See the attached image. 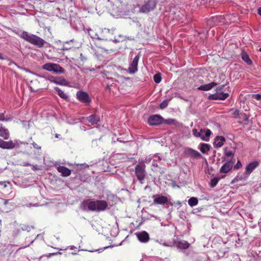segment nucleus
Wrapping results in <instances>:
<instances>
[{"instance_id":"a19ab883","label":"nucleus","mask_w":261,"mask_h":261,"mask_svg":"<svg viewBox=\"0 0 261 261\" xmlns=\"http://www.w3.org/2000/svg\"><path fill=\"white\" fill-rule=\"evenodd\" d=\"M25 3L24 6L25 7V9L34 8V6L32 4L29 3L28 0H25Z\"/></svg>"},{"instance_id":"20e7f679","label":"nucleus","mask_w":261,"mask_h":261,"mask_svg":"<svg viewBox=\"0 0 261 261\" xmlns=\"http://www.w3.org/2000/svg\"><path fill=\"white\" fill-rule=\"evenodd\" d=\"M44 7L46 8L52 7V13L56 15L62 14L64 11L63 5L62 2H61L60 0L58 1L55 0H47L44 4Z\"/></svg>"},{"instance_id":"e2e57ef3","label":"nucleus","mask_w":261,"mask_h":261,"mask_svg":"<svg viewBox=\"0 0 261 261\" xmlns=\"http://www.w3.org/2000/svg\"><path fill=\"white\" fill-rule=\"evenodd\" d=\"M37 238V237H36V238H35V239H34V241H35V240H36V238Z\"/></svg>"},{"instance_id":"473e14b6","label":"nucleus","mask_w":261,"mask_h":261,"mask_svg":"<svg viewBox=\"0 0 261 261\" xmlns=\"http://www.w3.org/2000/svg\"><path fill=\"white\" fill-rule=\"evenodd\" d=\"M11 120L9 116H5L4 113H0V121H8Z\"/></svg>"},{"instance_id":"f03ea898","label":"nucleus","mask_w":261,"mask_h":261,"mask_svg":"<svg viewBox=\"0 0 261 261\" xmlns=\"http://www.w3.org/2000/svg\"><path fill=\"white\" fill-rule=\"evenodd\" d=\"M18 35L25 41L38 47H42L46 43L45 41L40 37L28 33L26 31H19Z\"/></svg>"},{"instance_id":"4d7b16f0","label":"nucleus","mask_w":261,"mask_h":261,"mask_svg":"<svg viewBox=\"0 0 261 261\" xmlns=\"http://www.w3.org/2000/svg\"><path fill=\"white\" fill-rule=\"evenodd\" d=\"M29 88L31 91H34V89L32 88V87L29 86Z\"/></svg>"},{"instance_id":"f3484780","label":"nucleus","mask_w":261,"mask_h":261,"mask_svg":"<svg viewBox=\"0 0 261 261\" xmlns=\"http://www.w3.org/2000/svg\"><path fill=\"white\" fill-rule=\"evenodd\" d=\"M185 152L186 155L192 158H199L201 157V154L198 151L191 148H186Z\"/></svg>"},{"instance_id":"37998d69","label":"nucleus","mask_w":261,"mask_h":261,"mask_svg":"<svg viewBox=\"0 0 261 261\" xmlns=\"http://www.w3.org/2000/svg\"><path fill=\"white\" fill-rule=\"evenodd\" d=\"M242 163L240 160H238L237 164L235 165L234 168L236 169H238L242 167Z\"/></svg>"},{"instance_id":"9d476101","label":"nucleus","mask_w":261,"mask_h":261,"mask_svg":"<svg viewBox=\"0 0 261 261\" xmlns=\"http://www.w3.org/2000/svg\"><path fill=\"white\" fill-rule=\"evenodd\" d=\"M153 199V204L164 205L168 202L169 198L167 196L160 194H155L152 196Z\"/></svg>"},{"instance_id":"3c124183","label":"nucleus","mask_w":261,"mask_h":261,"mask_svg":"<svg viewBox=\"0 0 261 261\" xmlns=\"http://www.w3.org/2000/svg\"><path fill=\"white\" fill-rule=\"evenodd\" d=\"M156 159V161H161V158L160 156L159 155H155L153 156V159Z\"/></svg>"},{"instance_id":"2eb2a0df","label":"nucleus","mask_w":261,"mask_h":261,"mask_svg":"<svg viewBox=\"0 0 261 261\" xmlns=\"http://www.w3.org/2000/svg\"><path fill=\"white\" fill-rule=\"evenodd\" d=\"M15 147V144L12 141H5L0 139V148L3 149H11Z\"/></svg>"},{"instance_id":"72a5a7b5","label":"nucleus","mask_w":261,"mask_h":261,"mask_svg":"<svg viewBox=\"0 0 261 261\" xmlns=\"http://www.w3.org/2000/svg\"><path fill=\"white\" fill-rule=\"evenodd\" d=\"M219 180V178L218 177H214V178L212 179L210 182V187L211 188H214L218 184Z\"/></svg>"},{"instance_id":"4c0bfd02","label":"nucleus","mask_w":261,"mask_h":261,"mask_svg":"<svg viewBox=\"0 0 261 261\" xmlns=\"http://www.w3.org/2000/svg\"><path fill=\"white\" fill-rule=\"evenodd\" d=\"M32 228H34V227L32 226H29L27 225H22L21 226V229L22 230L27 231L28 232L30 231Z\"/></svg>"},{"instance_id":"79ce46f5","label":"nucleus","mask_w":261,"mask_h":261,"mask_svg":"<svg viewBox=\"0 0 261 261\" xmlns=\"http://www.w3.org/2000/svg\"><path fill=\"white\" fill-rule=\"evenodd\" d=\"M119 38H115L114 39V41L115 42H122L123 40H124V36H123L122 35H119Z\"/></svg>"},{"instance_id":"e433bc0d","label":"nucleus","mask_w":261,"mask_h":261,"mask_svg":"<svg viewBox=\"0 0 261 261\" xmlns=\"http://www.w3.org/2000/svg\"><path fill=\"white\" fill-rule=\"evenodd\" d=\"M223 17L222 16H216L212 18L213 21L214 22H223Z\"/></svg>"},{"instance_id":"09e8293b","label":"nucleus","mask_w":261,"mask_h":261,"mask_svg":"<svg viewBox=\"0 0 261 261\" xmlns=\"http://www.w3.org/2000/svg\"><path fill=\"white\" fill-rule=\"evenodd\" d=\"M152 166H153L154 167H159L158 165L156 163V159H153L152 163Z\"/></svg>"},{"instance_id":"412c9836","label":"nucleus","mask_w":261,"mask_h":261,"mask_svg":"<svg viewBox=\"0 0 261 261\" xmlns=\"http://www.w3.org/2000/svg\"><path fill=\"white\" fill-rule=\"evenodd\" d=\"M57 170L64 177L68 176L71 174V170L64 166H59L57 168Z\"/></svg>"},{"instance_id":"f704fd0d","label":"nucleus","mask_w":261,"mask_h":261,"mask_svg":"<svg viewBox=\"0 0 261 261\" xmlns=\"http://www.w3.org/2000/svg\"><path fill=\"white\" fill-rule=\"evenodd\" d=\"M88 34L89 36L93 39H100L98 37V36L97 34H96L94 31L91 29L88 30Z\"/></svg>"},{"instance_id":"0eeeda50","label":"nucleus","mask_w":261,"mask_h":261,"mask_svg":"<svg viewBox=\"0 0 261 261\" xmlns=\"http://www.w3.org/2000/svg\"><path fill=\"white\" fill-rule=\"evenodd\" d=\"M145 165L143 162L140 163L135 167V174L141 183H143L146 176Z\"/></svg>"},{"instance_id":"58836bf2","label":"nucleus","mask_w":261,"mask_h":261,"mask_svg":"<svg viewBox=\"0 0 261 261\" xmlns=\"http://www.w3.org/2000/svg\"><path fill=\"white\" fill-rule=\"evenodd\" d=\"M168 101L167 100H164L161 104H160V108L162 109H165L168 106Z\"/></svg>"},{"instance_id":"1a4fd4ad","label":"nucleus","mask_w":261,"mask_h":261,"mask_svg":"<svg viewBox=\"0 0 261 261\" xmlns=\"http://www.w3.org/2000/svg\"><path fill=\"white\" fill-rule=\"evenodd\" d=\"M140 58L139 54H138L129 63V67L127 71L130 74H134L138 71V64Z\"/></svg>"},{"instance_id":"423d86ee","label":"nucleus","mask_w":261,"mask_h":261,"mask_svg":"<svg viewBox=\"0 0 261 261\" xmlns=\"http://www.w3.org/2000/svg\"><path fill=\"white\" fill-rule=\"evenodd\" d=\"M43 69L50 72H54L57 74L64 73L65 71L59 64L53 63H47L42 67Z\"/></svg>"},{"instance_id":"69168bd1","label":"nucleus","mask_w":261,"mask_h":261,"mask_svg":"<svg viewBox=\"0 0 261 261\" xmlns=\"http://www.w3.org/2000/svg\"><path fill=\"white\" fill-rule=\"evenodd\" d=\"M259 51H261V48H259Z\"/></svg>"},{"instance_id":"6e6d98bb","label":"nucleus","mask_w":261,"mask_h":261,"mask_svg":"<svg viewBox=\"0 0 261 261\" xmlns=\"http://www.w3.org/2000/svg\"><path fill=\"white\" fill-rule=\"evenodd\" d=\"M258 13L261 15V7L258 9Z\"/></svg>"},{"instance_id":"13d9d810","label":"nucleus","mask_w":261,"mask_h":261,"mask_svg":"<svg viewBox=\"0 0 261 261\" xmlns=\"http://www.w3.org/2000/svg\"><path fill=\"white\" fill-rule=\"evenodd\" d=\"M33 242H34V240H33L32 241H31V242L30 243V244L28 245V246H30L31 244H32Z\"/></svg>"},{"instance_id":"c85d7f7f","label":"nucleus","mask_w":261,"mask_h":261,"mask_svg":"<svg viewBox=\"0 0 261 261\" xmlns=\"http://www.w3.org/2000/svg\"><path fill=\"white\" fill-rule=\"evenodd\" d=\"M54 89L58 93L59 96L64 99H67L68 98V96L66 94L64 93V92L61 90L58 87H55Z\"/></svg>"},{"instance_id":"49530a36","label":"nucleus","mask_w":261,"mask_h":261,"mask_svg":"<svg viewBox=\"0 0 261 261\" xmlns=\"http://www.w3.org/2000/svg\"><path fill=\"white\" fill-rule=\"evenodd\" d=\"M32 145L33 146L34 148L37 149H40L41 146H39L37 144H36L35 142L32 143Z\"/></svg>"},{"instance_id":"c03bdc74","label":"nucleus","mask_w":261,"mask_h":261,"mask_svg":"<svg viewBox=\"0 0 261 261\" xmlns=\"http://www.w3.org/2000/svg\"><path fill=\"white\" fill-rule=\"evenodd\" d=\"M252 97L257 100H259L261 99V94H253V95H252Z\"/></svg>"},{"instance_id":"c756f323","label":"nucleus","mask_w":261,"mask_h":261,"mask_svg":"<svg viewBox=\"0 0 261 261\" xmlns=\"http://www.w3.org/2000/svg\"><path fill=\"white\" fill-rule=\"evenodd\" d=\"M73 42V40L72 39V40H70V41H66L65 42L63 45V46L61 48V50H68L69 49H70L72 47H73V46H70L69 45V44L71 42Z\"/></svg>"},{"instance_id":"393cba45","label":"nucleus","mask_w":261,"mask_h":261,"mask_svg":"<svg viewBox=\"0 0 261 261\" xmlns=\"http://www.w3.org/2000/svg\"><path fill=\"white\" fill-rule=\"evenodd\" d=\"M235 151L236 149L234 148H232L229 149L226 147L224 149V155L227 158H230V159H232L234 157Z\"/></svg>"},{"instance_id":"dca6fc26","label":"nucleus","mask_w":261,"mask_h":261,"mask_svg":"<svg viewBox=\"0 0 261 261\" xmlns=\"http://www.w3.org/2000/svg\"><path fill=\"white\" fill-rule=\"evenodd\" d=\"M138 239L142 243H147L149 240V236L148 232L145 231H142L137 233Z\"/></svg>"},{"instance_id":"b1692460","label":"nucleus","mask_w":261,"mask_h":261,"mask_svg":"<svg viewBox=\"0 0 261 261\" xmlns=\"http://www.w3.org/2000/svg\"><path fill=\"white\" fill-rule=\"evenodd\" d=\"M53 83L62 86H67L68 85L67 81L62 77H55Z\"/></svg>"},{"instance_id":"bb28decb","label":"nucleus","mask_w":261,"mask_h":261,"mask_svg":"<svg viewBox=\"0 0 261 261\" xmlns=\"http://www.w3.org/2000/svg\"><path fill=\"white\" fill-rule=\"evenodd\" d=\"M87 120L93 124H97V123L100 121L99 117L94 114L87 117Z\"/></svg>"},{"instance_id":"aec40b11","label":"nucleus","mask_w":261,"mask_h":261,"mask_svg":"<svg viewBox=\"0 0 261 261\" xmlns=\"http://www.w3.org/2000/svg\"><path fill=\"white\" fill-rule=\"evenodd\" d=\"M0 137L5 140H8L10 137L9 131L8 129L0 124Z\"/></svg>"},{"instance_id":"ddd939ff","label":"nucleus","mask_w":261,"mask_h":261,"mask_svg":"<svg viewBox=\"0 0 261 261\" xmlns=\"http://www.w3.org/2000/svg\"><path fill=\"white\" fill-rule=\"evenodd\" d=\"M229 96L228 93L216 92L214 94H210L208 96V99L211 100H221L226 99Z\"/></svg>"},{"instance_id":"9b49d317","label":"nucleus","mask_w":261,"mask_h":261,"mask_svg":"<svg viewBox=\"0 0 261 261\" xmlns=\"http://www.w3.org/2000/svg\"><path fill=\"white\" fill-rule=\"evenodd\" d=\"M163 118L160 115H154L150 116L148 119V122L150 125H159L163 123Z\"/></svg>"},{"instance_id":"052dcab7","label":"nucleus","mask_w":261,"mask_h":261,"mask_svg":"<svg viewBox=\"0 0 261 261\" xmlns=\"http://www.w3.org/2000/svg\"><path fill=\"white\" fill-rule=\"evenodd\" d=\"M56 137L57 138H58V135H57H57H56Z\"/></svg>"},{"instance_id":"bf43d9fd","label":"nucleus","mask_w":261,"mask_h":261,"mask_svg":"<svg viewBox=\"0 0 261 261\" xmlns=\"http://www.w3.org/2000/svg\"><path fill=\"white\" fill-rule=\"evenodd\" d=\"M109 247H110V246L106 247H105V249H107V248H108Z\"/></svg>"},{"instance_id":"cd10ccee","label":"nucleus","mask_w":261,"mask_h":261,"mask_svg":"<svg viewBox=\"0 0 261 261\" xmlns=\"http://www.w3.org/2000/svg\"><path fill=\"white\" fill-rule=\"evenodd\" d=\"M241 58L242 60L248 65H251L252 64V62L251 60L250 59L249 55L245 52H242L241 54Z\"/></svg>"},{"instance_id":"680f3d73","label":"nucleus","mask_w":261,"mask_h":261,"mask_svg":"<svg viewBox=\"0 0 261 261\" xmlns=\"http://www.w3.org/2000/svg\"><path fill=\"white\" fill-rule=\"evenodd\" d=\"M6 186H6V184H5V185H4V187H6Z\"/></svg>"},{"instance_id":"39448f33","label":"nucleus","mask_w":261,"mask_h":261,"mask_svg":"<svg viewBox=\"0 0 261 261\" xmlns=\"http://www.w3.org/2000/svg\"><path fill=\"white\" fill-rule=\"evenodd\" d=\"M193 135L196 138L200 139L204 141H208L210 137L212 134V132L209 129L201 128L199 131L197 129L194 128L192 130Z\"/></svg>"},{"instance_id":"a211bd4d","label":"nucleus","mask_w":261,"mask_h":261,"mask_svg":"<svg viewBox=\"0 0 261 261\" xmlns=\"http://www.w3.org/2000/svg\"><path fill=\"white\" fill-rule=\"evenodd\" d=\"M26 71L28 72L32 73V74H35L38 77L43 78V79H45L46 80H48L49 81H50L51 83H53V81L54 80L55 76L51 75L47 73H43L42 74H39L36 73L35 72H33L29 70H27Z\"/></svg>"},{"instance_id":"603ef678","label":"nucleus","mask_w":261,"mask_h":261,"mask_svg":"<svg viewBox=\"0 0 261 261\" xmlns=\"http://www.w3.org/2000/svg\"><path fill=\"white\" fill-rule=\"evenodd\" d=\"M32 167H32V169H33L34 171H35V170H37V165H32Z\"/></svg>"},{"instance_id":"7ed1b4c3","label":"nucleus","mask_w":261,"mask_h":261,"mask_svg":"<svg viewBox=\"0 0 261 261\" xmlns=\"http://www.w3.org/2000/svg\"><path fill=\"white\" fill-rule=\"evenodd\" d=\"M259 165V162L257 161H254L249 163L245 168V171L243 174L241 176H237L232 180V183L237 182L240 180L246 179L250 175L251 172L257 168Z\"/></svg>"},{"instance_id":"f257e3e1","label":"nucleus","mask_w":261,"mask_h":261,"mask_svg":"<svg viewBox=\"0 0 261 261\" xmlns=\"http://www.w3.org/2000/svg\"><path fill=\"white\" fill-rule=\"evenodd\" d=\"M108 208V203L106 201L86 200L84 201L82 205V208L84 211L100 212L106 211Z\"/></svg>"},{"instance_id":"5701e85b","label":"nucleus","mask_w":261,"mask_h":261,"mask_svg":"<svg viewBox=\"0 0 261 261\" xmlns=\"http://www.w3.org/2000/svg\"><path fill=\"white\" fill-rule=\"evenodd\" d=\"M175 245L178 249H186L189 247L190 244L187 241L182 240L176 242Z\"/></svg>"},{"instance_id":"ea45409f","label":"nucleus","mask_w":261,"mask_h":261,"mask_svg":"<svg viewBox=\"0 0 261 261\" xmlns=\"http://www.w3.org/2000/svg\"><path fill=\"white\" fill-rule=\"evenodd\" d=\"M226 85H223L218 87H217L216 89V92H224L223 89Z\"/></svg>"},{"instance_id":"864d4df0","label":"nucleus","mask_w":261,"mask_h":261,"mask_svg":"<svg viewBox=\"0 0 261 261\" xmlns=\"http://www.w3.org/2000/svg\"><path fill=\"white\" fill-rule=\"evenodd\" d=\"M2 200L4 201V204L5 205H6L8 204V200H6V199H2Z\"/></svg>"},{"instance_id":"a18cd8bd","label":"nucleus","mask_w":261,"mask_h":261,"mask_svg":"<svg viewBox=\"0 0 261 261\" xmlns=\"http://www.w3.org/2000/svg\"><path fill=\"white\" fill-rule=\"evenodd\" d=\"M175 120L173 119H168L166 120V123L169 124H173Z\"/></svg>"},{"instance_id":"de8ad7c7","label":"nucleus","mask_w":261,"mask_h":261,"mask_svg":"<svg viewBox=\"0 0 261 261\" xmlns=\"http://www.w3.org/2000/svg\"><path fill=\"white\" fill-rule=\"evenodd\" d=\"M20 165L22 166H32V165L28 163V162H22Z\"/></svg>"},{"instance_id":"6e6552de","label":"nucleus","mask_w":261,"mask_h":261,"mask_svg":"<svg viewBox=\"0 0 261 261\" xmlns=\"http://www.w3.org/2000/svg\"><path fill=\"white\" fill-rule=\"evenodd\" d=\"M156 4L155 0H148L146 3L140 8V12L144 13H148L154 9Z\"/></svg>"},{"instance_id":"4be33fe9","label":"nucleus","mask_w":261,"mask_h":261,"mask_svg":"<svg viewBox=\"0 0 261 261\" xmlns=\"http://www.w3.org/2000/svg\"><path fill=\"white\" fill-rule=\"evenodd\" d=\"M217 84L215 82H212L209 84L201 85L197 88L198 90L201 91H208L211 90L213 87L216 86Z\"/></svg>"},{"instance_id":"6ab92c4d","label":"nucleus","mask_w":261,"mask_h":261,"mask_svg":"<svg viewBox=\"0 0 261 261\" xmlns=\"http://www.w3.org/2000/svg\"><path fill=\"white\" fill-rule=\"evenodd\" d=\"M225 139L223 136H217L214 141V146L217 148L221 147L223 146Z\"/></svg>"},{"instance_id":"4468645a","label":"nucleus","mask_w":261,"mask_h":261,"mask_svg":"<svg viewBox=\"0 0 261 261\" xmlns=\"http://www.w3.org/2000/svg\"><path fill=\"white\" fill-rule=\"evenodd\" d=\"M234 162L231 160L226 162L220 168V172L227 173L231 170L232 168Z\"/></svg>"},{"instance_id":"c9c22d12","label":"nucleus","mask_w":261,"mask_h":261,"mask_svg":"<svg viewBox=\"0 0 261 261\" xmlns=\"http://www.w3.org/2000/svg\"><path fill=\"white\" fill-rule=\"evenodd\" d=\"M162 80L161 74L160 73H158L154 75L153 76V80L154 82L156 84H159L161 82Z\"/></svg>"},{"instance_id":"f8f14e48","label":"nucleus","mask_w":261,"mask_h":261,"mask_svg":"<svg viewBox=\"0 0 261 261\" xmlns=\"http://www.w3.org/2000/svg\"><path fill=\"white\" fill-rule=\"evenodd\" d=\"M76 95L77 99L82 102L89 103L91 101L89 94L83 91H77Z\"/></svg>"},{"instance_id":"0e129e2a","label":"nucleus","mask_w":261,"mask_h":261,"mask_svg":"<svg viewBox=\"0 0 261 261\" xmlns=\"http://www.w3.org/2000/svg\"><path fill=\"white\" fill-rule=\"evenodd\" d=\"M37 238V237H36V238H35V239H34V241H35V240H36V238Z\"/></svg>"},{"instance_id":"a878e982","label":"nucleus","mask_w":261,"mask_h":261,"mask_svg":"<svg viewBox=\"0 0 261 261\" xmlns=\"http://www.w3.org/2000/svg\"><path fill=\"white\" fill-rule=\"evenodd\" d=\"M211 146L208 144L200 143L199 145V149L203 153H207L211 149Z\"/></svg>"},{"instance_id":"7c9ffc66","label":"nucleus","mask_w":261,"mask_h":261,"mask_svg":"<svg viewBox=\"0 0 261 261\" xmlns=\"http://www.w3.org/2000/svg\"><path fill=\"white\" fill-rule=\"evenodd\" d=\"M228 248H224L219 250V255L221 257H227L228 256Z\"/></svg>"},{"instance_id":"2f4dec72","label":"nucleus","mask_w":261,"mask_h":261,"mask_svg":"<svg viewBox=\"0 0 261 261\" xmlns=\"http://www.w3.org/2000/svg\"><path fill=\"white\" fill-rule=\"evenodd\" d=\"M198 199L194 197H192L188 200V204L191 207L196 206L198 204Z\"/></svg>"},{"instance_id":"5fc2aeb1","label":"nucleus","mask_w":261,"mask_h":261,"mask_svg":"<svg viewBox=\"0 0 261 261\" xmlns=\"http://www.w3.org/2000/svg\"><path fill=\"white\" fill-rule=\"evenodd\" d=\"M80 56H81V59L82 61H84V60L86 59L85 58V57L83 56L82 54H81Z\"/></svg>"},{"instance_id":"8fccbe9b","label":"nucleus","mask_w":261,"mask_h":261,"mask_svg":"<svg viewBox=\"0 0 261 261\" xmlns=\"http://www.w3.org/2000/svg\"><path fill=\"white\" fill-rule=\"evenodd\" d=\"M7 59V57L5 56H4V55L0 53V60H6Z\"/></svg>"}]
</instances>
